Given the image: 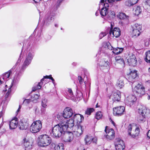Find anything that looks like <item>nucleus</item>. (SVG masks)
I'll return each mask as SVG.
<instances>
[{
    "instance_id": "obj_12",
    "label": "nucleus",
    "mask_w": 150,
    "mask_h": 150,
    "mask_svg": "<svg viewBox=\"0 0 150 150\" xmlns=\"http://www.w3.org/2000/svg\"><path fill=\"white\" fill-rule=\"evenodd\" d=\"M137 100V98L134 95H130L125 99V102L126 105L131 106Z\"/></svg>"
},
{
    "instance_id": "obj_32",
    "label": "nucleus",
    "mask_w": 150,
    "mask_h": 150,
    "mask_svg": "<svg viewBox=\"0 0 150 150\" xmlns=\"http://www.w3.org/2000/svg\"><path fill=\"white\" fill-rule=\"evenodd\" d=\"M23 141L24 145L26 148L29 149L32 148L31 144L25 138H24Z\"/></svg>"
},
{
    "instance_id": "obj_48",
    "label": "nucleus",
    "mask_w": 150,
    "mask_h": 150,
    "mask_svg": "<svg viewBox=\"0 0 150 150\" xmlns=\"http://www.w3.org/2000/svg\"><path fill=\"white\" fill-rule=\"evenodd\" d=\"M145 118V115L139 114L138 117V120L139 121H143Z\"/></svg>"
},
{
    "instance_id": "obj_57",
    "label": "nucleus",
    "mask_w": 150,
    "mask_h": 150,
    "mask_svg": "<svg viewBox=\"0 0 150 150\" xmlns=\"http://www.w3.org/2000/svg\"><path fill=\"white\" fill-rule=\"evenodd\" d=\"M122 58L120 56H117L115 57V60L116 62L119 60L120 59Z\"/></svg>"
},
{
    "instance_id": "obj_27",
    "label": "nucleus",
    "mask_w": 150,
    "mask_h": 150,
    "mask_svg": "<svg viewBox=\"0 0 150 150\" xmlns=\"http://www.w3.org/2000/svg\"><path fill=\"white\" fill-rule=\"evenodd\" d=\"M111 49H110L111 50H113L112 52H113V53L114 54L117 55L121 53L124 50V48H123L118 47H117V48H113L112 46H111Z\"/></svg>"
},
{
    "instance_id": "obj_5",
    "label": "nucleus",
    "mask_w": 150,
    "mask_h": 150,
    "mask_svg": "<svg viewBox=\"0 0 150 150\" xmlns=\"http://www.w3.org/2000/svg\"><path fill=\"white\" fill-rule=\"evenodd\" d=\"M128 134L133 138L137 139L140 133L139 128L129 124L127 129Z\"/></svg>"
},
{
    "instance_id": "obj_15",
    "label": "nucleus",
    "mask_w": 150,
    "mask_h": 150,
    "mask_svg": "<svg viewBox=\"0 0 150 150\" xmlns=\"http://www.w3.org/2000/svg\"><path fill=\"white\" fill-rule=\"evenodd\" d=\"M74 134L77 137L80 136L83 133L82 126L79 124L75 125L74 127Z\"/></svg>"
},
{
    "instance_id": "obj_8",
    "label": "nucleus",
    "mask_w": 150,
    "mask_h": 150,
    "mask_svg": "<svg viewBox=\"0 0 150 150\" xmlns=\"http://www.w3.org/2000/svg\"><path fill=\"white\" fill-rule=\"evenodd\" d=\"M73 111L72 109L70 108H66L64 110L62 116L58 115L57 118L59 120H61L62 118L63 117L65 118H68L71 117L73 115Z\"/></svg>"
},
{
    "instance_id": "obj_53",
    "label": "nucleus",
    "mask_w": 150,
    "mask_h": 150,
    "mask_svg": "<svg viewBox=\"0 0 150 150\" xmlns=\"http://www.w3.org/2000/svg\"><path fill=\"white\" fill-rule=\"evenodd\" d=\"M106 33L105 32L101 33L99 35V38L100 39H102L103 37L106 35Z\"/></svg>"
},
{
    "instance_id": "obj_63",
    "label": "nucleus",
    "mask_w": 150,
    "mask_h": 150,
    "mask_svg": "<svg viewBox=\"0 0 150 150\" xmlns=\"http://www.w3.org/2000/svg\"><path fill=\"white\" fill-rule=\"evenodd\" d=\"M100 11H98V10L95 13V15L96 16H98L99 14V13H100Z\"/></svg>"
},
{
    "instance_id": "obj_2",
    "label": "nucleus",
    "mask_w": 150,
    "mask_h": 150,
    "mask_svg": "<svg viewBox=\"0 0 150 150\" xmlns=\"http://www.w3.org/2000/svg\"><path fill=\"white\" fill-rule=\"evenodd\" d=\"M28 46L27 47L28 52L26 56L25 59L21 67L23 69H25L30 64L35 55L33 48L30 44H28Z\"/></svg>"
},
{
    "instance_id": "obj_52",
    "label": "nucleus",
    "mask_w": 150,
    "mask_h": 150,
    "mask_svg": "<svg viewBox=\"0 0 150 150\" xmlns=\"http://www.w3.org/2000/svg\"><path fill=\"white\" fill-rule=\"evenodd\" d=\"M41 108V114L42 115H46V109L45 108Z\"/></svg>"
},
{
    "instance_id": "obj_14",
    "label": "nucleus",
    "mask_w": 150,
    "mask_h": 150,
    "mask_svg": "<svg viewBox=\"0 0 150 150\" xmlns=\"http://www.w3.org/2000/svg\"><path fill=\"white\" fill-rule=\"evenodd\" d=\"M125 110L124 106L115 107L113 108V114L115 116H120L123 114Z\"/></svg>"
},
{
    "instance_id": "obj_7",
    "label": "nucleus",
    "mask_w": 150,
    "mask_h": 150,
    "mask_svg": "<svg viewBox=\"0 0 150 150\" xmlns=\"http://www.w3.org/2000/svg\"><path fill=\"white\" fill-rule=\"evenodd\" d=\"M42 128V124L40 120L34 121L30 126V131L33 133L39 132Z\"/></svg>"
},
{
    "instance_id": "obj_10",
    "label": "nucleus",
    "mask_w": 150,
    "mask_h": 150,
    "mask_svg": "<svg viewBox=\"0 0 150 150\" xmlns=\"http://www.w3.org/2000/svg\"><path fill=\"white\" fill-rule=\"evenodd\" d=\"M137 76L138 75L137 74V71L136 70H132L131 71L129 75L128 81L132 83V85L134 83H137V82H136V81L137 78ZM132 86L133 85H132Z\"/></svg>"
},
{
    "instance_id": "obj_21",
    "label": "nucleus",
    "mask_w": 150,
    "mask_h": 150,
    "mask_svg": "<svg viewBox=\"0 0 150 150\" xmlns=\"http://www.w3.org/2000/svg\"><path fill=\"white\" fill-rule=\"evenodd\" d=\"M99 62L98 64L101 67H107L110 66L111 63L105 59H99Z\"/></svg>"
},
{
    "instance_id": "obj_34",
    "label": "nucleus",
    "mask_w": 150,
    "mask_h": 150,
    "mask_svg": "<svg viewBox=\"0 0 150 150\" xmlns=\"http://www.w3.org/2000/svg\"><path fill=\"white\" fill-rule=\"evenodd\" d=\"M67 94L66 95V98L68 99H70L73 96V94L72 91L71 89L68 88L67 92H66Z\"/></svg>"
},
{
    "instance_id": "obj_20",
    "label": "nucleus",
    "mask_w": 150,
    "mask_h": 150,
    "mask_svg": "<svg viewBox=\"0 0 150 150\" xmlns=\"http://www.w3.org/2000/svg\"><path fill=\"white\" fill-rule=\"evenodd\" d=\"M85 141L86 144L89 145L91 142L96 143L97 141L96 138H94L90 135H87L85 139Z\"/></svg>"
},
{
    "instance_id": "obj_60",
    "label": "nucleus",
    "mask_w": 150,
    "mask_h": 150,
    "mask_svg": "<svg viewBox=\"0 0 150 150\" xmlns=\"http://www.w3.org/2000/svg\"><path fill=\"white\" fill-rule=\"evenodd\" d=\"M132 2L134 4H136L139 1V0H131Z\"/></svg>"
},
{
    "instance_id": "obj_16",
    "label": "nucleus",
    "mask_w": 150,
    "mask_h": 150,
    "mask_svg": "<svg viewBox=\"0 0 150 150\" xmlns=\"http://www.w3.org/2000/svg\"><path fill=\"white\" fill-rule=\"evenodd\" d=\"M54 18L51 15L49 14H46L44 19V25L46 26L49 25L54 21Z\"/></svg>"
},
{
    "instance_id": "obj_1",
    "label": "nucleus",
    "mask_w": 150,
    "mask_h": 150,
    "mask_svg": "<svg viewBox=\"0 0 150 150\" xmlns=\"http://www.w3.org/2000/svg\"><path fill=\"white\" fill-rule=\"evenodd\" d=\"M64 123H62L61 122L57 125H55L52 128V136L53 137L59 138L64 134L67 132V126L65 125Z\"/></svg>"
},
{
    "instance_id": "obj_45",
    "label": "nucleus",
    "mask_w": 150,
    "mask_h": 150,
    "mask_svg": "<svg viewBox=\"0 0 150 150\" xmlns=\"http://www.w3.org/2000/svg\"><path fill=\"white\" fill-rule=\"evenodd\" d=\"M102 115L101 112L100 111L97 112L96 113V118L97 119L99 120L102 117Z\"/></svg>"
},
{
    "instance_id": "obj_39",
    "label": "nucleus",
    "mask_w": 150,
    "mask_h": 150,
    "mask_svg": "<svg viewBox=\"0 0 150 150\" xmlns=\"http://www.w3.org/2000/svg\"><path fill=\"white\" fill-rule=\"evenodd\" d=\"M117 17L120 19H124L127 18V16L125 13L122 12L118 14Z\"/></svg>"
},
{
    "instance_id": "obj_35",
    "label": "nucleus",
    "mask_w": 150,
    "mask_h": 150,
    "mask_svg": "<svg viewBox=\"0 0 150 150\" xmlns=\"http://www.w3.org/2000/svg\"><path fill=\"white\" fill-rule=\"evenodd\" d=\"M122 144L120 145H117L115 146L116 150H124L125 146L124 142H122Z\"/></svg>"
},
{
    "instance_id": "obj_9",
    "label": "nucleus",
    "mask_w": 150,
    "mask_h": 150,
    "mask_svg": "<svg viewBox=\"0 0 150 150\" xmlns=\"http://www.w3.org/2000/svg\"><path fill=\"white\" fill-rule=\"evenodd\" d=\"M24 69L22 68V67H19V69H17L16 70V73L14 77L13 81L12 82L11 84L12 85H16L19 82L20 77L21 75V72Z\"/></svg>"
},
{
    "instance_id": "obj_44",
    "label": "nucleus",
    "mask_w": 150,
    "mask_h": 150,
    "mask_svg": "<svg viewBox=\"0 0 150 150\" xmlns=\"http://www.w3.org/2000/svg\"><path fill=\"white\" fill-rule=\"evenodd\" d=\"M94 111L93 108H88L85 111V114L88 115H90L91 113Z\"/></svg>"
},
{
    "instance_id": "obj_41",
    "label": "nucleus",
    "mask_w": 150,
    "mask_h": 150,
    "mask_svg": "<svg viewBox=\"0 0 150 150\" xmlns=\"http://www.w3.org/2000/svg\"><path fill=\"white\" fill-rule=\"evenodd\" d=\"M77 95L76 97L77 98H79V100L83 98V94L81 91L77 90L76 91Z\"/></svg>"
},
{
    "instance_id": "obj_43",
    "label": "nucleus",
    "mask_w": 150,
    "mask_h": 150,
    "mask_svg": "<svg viewBox=\"0 0 150 150\" xmlns=\"http://www.w3.org/2000/svg\"><path fill=\"white\" fill-rule=\"evenodd\" d=\"M125 4L126 6L130 7L134 5L132 2L131 0H127L125 2Z\"/></svg>"
},
{
    "instance_id": "obj_25",
    "label": "nucleus",
    "mask_w": 150,
    "mask_h": 150,
    "mask_svg": "<svg viewBox=\"0 0 150 150\" xmlns=\"http://www.w3.org/2000/svg\"><path fill=\"white\" fill-rule=\"evenodd\" d=\"M125 78L123 76L120 77L117 81L116 86L117 87L120 88H123L124 85V80Z\"/></svg>"
},
{
    "instance_id": "obj_33",
    "label": "nucleus",
    "mask_w": 150,
    "mask_h": 150,
    "mask_svg": "<svg viewBox=\"0 0 150 150\" xmlns=\"http://www.w3.org/2000/svg\"><path fill=\"white\" fill-rule=\"evenodd\" d=\"M142 30H137L136 29L132 28V34L133 37H137L139 36Z\"/></svg>"
},
{
    "instance_id": "obj_19",
    "label": "nucleus",
    "mask_w": 150,
    "mask_h": 150,
    "mask_svg": "<svg viewBox=\"0 0 150 150\" xmlns=\"http://www.w3.org/2000/svg\"><path fill=\"white\" fill-rule=\"evenodd\" d=\"M127 62L129 65L133 66H135L137 64L136 57L134 54H132L127 59Z\"/></svg>"
},
{
    "instance_id": "obj_62",
    "label": "nucleus",
    "mask_w": 150,
    "mask_h": 150,
    "mask_svg": "<svg viewBox=\"0 0 150 150\" xmlns=\"http://www.w3.org/2000/svg\"><path fill=\"white\" fill-rule=\"evenodd\" d=\"M1 131V133L2 134L4 133L6 131V129H1L0 130Z\"/></svg>"
},
{
    "instance_id": "obj_23",
    "label": "nucleus",
    "mask_w": 150,
    "mask_h": 150,
    "mask_svg": "<svg viewBox=\"0 0 150 150\" xmlns=\"http://www.w3.org/2000/svg\"><path fill=\"white\" fill-rule=\"evenodd\" d=\"M61 122L62 123H64L65 125H67V130L69 128H71L74 126V122H75L74 119H70L67 122H65L63 120Z\"/></svg>"
},
{
    "instance_id": "obj_46",
    "label": "nucleus",
    "mask_w": 150,
    "mask_h": 150,
    "mask_svg": "<svg viewBox=\"0 0 150 150\" xmlns=\"http://www.w3.org/2000/svg\"><path fill=\"white\" fill-rule=\"evenodd\" d=\"M47 100L44 99L42 100V105L43 108H46L47 105Z\"/></svg>"
},
{
    "instance_id": "obj_18",
    "label": "nucleus",
    "mask_w": 150,
    "mask_h": 150,
    "mask_svg": "<svg viewBox=\"0 0 150 150\" xmlns=\"http://www.w3.org/2000/svg\"><path fill=\"white\" fill-rule=\"evenodd\" d=\"M121 96L120 93L119 91H116L112 92L110 97L113 100L119 101L120 99Z\"/></svg>"
},
{
    "instance_id": "obj_59",
    "label": "nucleus",
    "mask_w": 150,
    "mask_h": 150,
    "mask_svg": "<svg viewBox=\"0 0 150 150\" xmlns=\"http://www.w3.org/2000/svg\"><path fill=\"white\" fill-rule=\"evenodd\" d=\"M49 76H50L49 78V79H50L52 80V83H54V79L52 78V75H50Z\"/></svg>"
},
{
    "instance_id": "obj_37",
    "label": "nucleus",
    "mask_w": 150,
    "mask_h": 150,
    "mask_svg": "<svg viewBox=\"0 0 150 150\" xmlns=\"http://www.w3.org/2000/svg\"><path fill=\"white\" fill-rule=\"evenodd\" d=\"M146 57L145 58V61L150 63V51L146 52L145 53Z\"/></svg>"
},
{
    "instance_id": "obj_36",
    "label": "nucleus",
    "mask_w": 150,
    "mask_h": 150,
    "mask_svg": "<svg viewBox=\"0 0 150 150\" xmlns=\"http://www.w3.org/2000/svg\"><path fill=\"white\" fill-rule=\"evenodd\" d=\"M39 96L40 95L38 94H34L31 97V100L33 103H36L38 101Z\"/></svg>"
},
{
    "instance_id": "obj_6",
    "label": "nucleus",
    "mask_w": 150,
    "mask_h": 150,
    "mask_svg": "<svg viewBox=\"0 0 150 150\" xmlns=\"http://www.w3.org/2000/svg\"><path fill=\"white\" fill-rule=\"evenodd\" d=\"M39 145L41 146H47L51 143V138L46 134L40 135L39 137Z\"/></svg>"
},
{
    "instance_id": "obj_3",
    "label": "nucleus",
    "mask_w": 150,
    "mask_h": 150,
    "mask_svg": "<svg viewBox=\"0 0 150 150\" xmlns=\"http://www.w3.org/2000/svg\"><path fill=\"white\" fill-rule=\"evenodd\" d=\"M136 85L132 91L135 97H141L145 94V89L144 86L139 83H136Z\"/></svg>"
},
{
    "instance_id": "obj_22",
    "label": "nucleus",
    "mask_w": 150,
    "mask_h": 150,
    "mask_svg": "<svg viewBox=\"0 0 150 150\" xmlns=\"http://www.w3.org/2000/svg\"><path fill=\"white\" fill-rule=\"evenodd\" d=\"M73 119L75 122H76L77 124H79L84 120V117L81 114H76L74 115Z\"/></svg>"
},
{
    "instance_id": "obj_47",
    "label": "nucleus",
    "mask_w": 150,
    "mask_h": 150,
    "mask_svg": "<svg viewBox=\"0 0 150 150\" xmlns=\"http://www.w3.org/2000/svg\"><path fill=\"white\" fill-rule=\"evenodd\" d=\"M117 63H119L120 64L122 67H124L125 66V64L124 59L123 58L120 59L119 60L116 62Z\"/></svg>"
},
{
    "instance_id": "obj_40",
    "label": "nucleus",
    "mask_w": 150,
    "mask_h": 150,
    "mask_svg": "<svg viewBox=\"0 0 150 150\" xmlns=\"http://www.w3.org/2000/svg\"><path fill=\"white\" fill-rule=\"evenodd\" d=\"M132 28L136 29L137 30H142V25L138 23H135L133 25Z\"/></svg>"
},
{
    "instance_id": "obj_38",
    "label": "nucleus",
    "mask_w": 150,
    "mask_h": 150,
    "mask_svg": "<svg viewBox=\"0 0 150 150\" xmlns=\"http://www.w3.org/2000/svg\"><path fill=\"white\" fill-rule=\"evenodd\" d=\"M54 150H64V147L62 144H59L55 145Z\"/></svg>"
},
{
    "instance_id": "obj_13",
    "label": "nucleus",
    "mask_w": 150,
    "mask_h": 150,
    "mask_svg": "<svg viewBox=\"0 0 150 150\" xmlns=\"http://www.w3.org/2000/svg\"><path fill=\"white\" fill-rule=\"evenodd\" d=\"M107 127H106L105 129V131L106 132V134L105 135V137L108 140H112L115 137V132L112 129H107Z\"/></svg>"
},
{
    "instance_id": "obj_58",
    "label": "nucleus",
    "mask_w": 150,
    "mask_h": 150,
    "mask_svg": "<svg viewBox=\"0 0 150 150\" xmlns=\"http://www.w3.org/2000/svg\"><path fill=\"white\" fill-rule=\"evenodd\" d=\"M145 4L150 6V0H146L145 2Z\"/></svg>"
},
{
    "instance_id": "obj_55",
    "label": "nucleus",
    "mask_w": 150,
    "mask_h": 150,
    "mask_svg": "<svg viewBox=\"0 0 150 150\" xmlns=\"http://www.w3.org/2000/svg\"><path fill=\"white\" fill-rule=\"evenodd\" d=\"M109 14L112 18L115 17V13L114 11H111L109 13Z\"/></svg>"
},
{
    "instance_id": "obj_11",
    "label": "nucleus",
    "mask_w": 150,
    "mask_h": 150,
    "mask_svg": "<svg viewBox=\"0 0 150 150\" xmlns=\"http://www.w3.org/2000/svg\"><path fill=\"white\" fill-rule=\"evenodd\" d=\"M111 28L109 31V34L112 37L116 38L119 37L121 35V31L119 28H115L113 29L112 26L111 25Z\"/></svg>"
},
{
    "instance_id": "obj_31",
    "label": "nucleus",
    "mask_w": 150,
    "mask_h": 150,
    "mask_svg": "<svg viewBox=\"0 0 150 150\" xmlns=\"http://www.w3.org/2000/svg\"><path fill=\"white\" fill-rule=\"evenodd\" d=\"M146 108L144 106L140 105L138 109V112L139 114L145 115L146 113Z\"/></svg>"
},
{
    "instance_id": "obj_51",
    "label": "nucleus",
    "mask_w": 150,
    "mask_h": 150,
    "mask_svg": "<svg viewBox=\"0 0 150 150\" xmlns=\"http://www.w3.org/2000/svg\"><path fill=\"white\" fill-rule=\"evenodd\" d=\"M78 80L79 81L80 84H82L83 82V79H82L81 76H79L78 77Z\"/></svg>"
},
{
    "instance_id": "obj_17",
    "label": "nucleus",
    "mask_w": 150,
    "mask_h": 150,
    "mask_svg": "<svg viewBox=\"0 0 150 150\" xmlns=\"http://www.w3.org/2000/svg\"><path fill=\"white\" fill-rule=\"evenodd\" d=\"M29 123L27 121H26L24 119L21 120L18 125L19 128L21 130L26 129L28 126Z\"/></svg>"
},
{
    "instance_id": "obj_26",
    "label": "nucleus",
    "mask_w": 150,
    "mask_h": 150,
    "mask_svg": "<svg viewBox=\"0 0 150 150\" xmlns=\"http://www.w3.org/2000/svg\"><path fill=\"white\" fill-rule=\"evenodd\" d=\"M50 77V76H44V78L41 80L40 82L36 86H35L33 88L32 91H34L37 89H40L41 87V85H42V82L44 80V78L49 79Z\"/></svg>"
},
{
    "instance_id": "obj_64",
    "label": "nucleus",
    "mask_w": 150,
    "mask_h": 150,
    "mask_svg": "<svg viewBox=\"0 0 150 150\" xmlns=\"http://www.w3.org/2000/svg\"><path fill=\"white\" fill-rule=\"evenodd\" d=\"M147 137L149 138H150V130L149 131L147 134Z\"/></svg>"
},
{
    "instance_id": "obj_28",
    "label": "nucleus",
    "mask_w": 150,
    "mask_h": 150,
    "mask_svg": "<svg viewBox=\"0 0 150 150\" xmlns=\"http://www.w3.org/2000/svg\"><path fill=\"white\" fill-rule=\"evenodd\" d=\"M73 134L71 132L67 133L65 135V141L67 142H70L74 138Z\"/></svg>"
},
{
    "instance_id": "obj_24",
    "label": "nucleus",
    "mask_w": 150,
    "mask_h": 150,
    "mask_svg": "<svg viewBox=\"0 0 150 150\" xmlns=\"http://www.w3.org/2000/svg\"><path fill=\"white\" fill-rule=\"evenodd\" d=\"M18 125V121L17 118L12 120L9 122L10 129H15L17 127Z\"/></svg>"
},
{
    "instance_id": "obj_30",
    "label": "nucleus",
    "mask_w": 150,
    "mask_h": 150,
    "mask_svg": "<svg viewBox=\"0 0 150 150\" xmlns=\"http://www.w3.org/2000/svg\"><path fill=\"white\" fill-rule=\"evenodd\" d=\"M142 12V9L140 7L137 6L134 7L133 9V13L136 15L138 16Z\"/></svg>"
},
{
    "instance_id": "obj_42",
    "label": "nucleus",
    "mask_w": 150,
    "mask_h": 150,
    "mask_svg": "<svg viewBox=\"0 0 150 150\" xmlns=\"http://www.w3.org/2000/svg\"><path fill=\"white\" fill-rule=\"evenodd\" d=\"M123 142L122 140L120 139V138L116 139L115 140L114 144L115 146L117 145H120L122 143H121V142Z\"/></svg>"
},
{
    "instance_id": "obj_50",
    "label": "nucleus",
    "mask_w": 150,
    "mask_h": 150,
    "mask_svg": "<svg viewBox=\"0 0 150 150\" xmlns=\"http://www.w3.org/2000/svg\"><path fill=\"white\" fill-rule=\"evenodd\" d=\"M21 54H20L19 57V58L18 59V60L16 63L15 65L13 67H15V68H16V67L21 62Z\"/></svg>"
},
{
    "instance_id": "obj_54",
    "label": "nucleus",
    "mask_w": 150,
    "mask_h": 150,
    "mask_svg": "<svg viewBox=\"0 0 150 150\" xmlns=\"http://www.w3.org/2000/svg\"><path fill=\"white\" fill-rule=\"evenodd\" d=\"M101 54H103L104 52L102 50V48H100L98 51V53L97 54L96 56H97Z\"/></svg>"
},
{
    "instance_id": "obj_29",
    "label": "nucleus",
    "mask_w": 150,
    "mask_h": 150,
    "mask_svg": "<svg viewBox=\"0 0 150 150\" xmlns=\"http://www.w3.org/2000/svg\"><path fill=\"white\" fill-rule=\"evenodd\" d=\"M15 69V67H13V68L8 72H6L2 76V77L4 81H6L7 79L9 77L10 74L12 73V72L13 71V69Z\"/></svg>"
},
{
    "instance_id": "obj_56",
    "label": "nucleus",
    "mask_w": 150,
    "mask_h": 150,
    "mask_svg": "<svg viewBox=\"0 0 150 150\" xmlns=\"http://www.w3.org/2000/svg\"><path fill=\"white\" fill-rule=\"evenodd\" d=\"M32 100H31V99L30 100V99H26L24 100L23 103L25 104H28Z\"/></svg>"
},
{
    "instance_id": "obj_4",
    "label": "nucleus",
    "mask_w": 150,
    "mask_h": 150,
    "mask_svg": "<svg viewBox=\"0 0 150 150\" xmlns=\"http://www.w3.org/2000/svg\"><path fill=\"white\" fill-rule=\"evenodd\" d=\"M114 2L115 1L114 0H100L99 5L100 6L101 5H103L104 6L100 11V13L102 16H104L108 13V11L109 7V4L108 3L111 4Z\"/></svg>"
},
{
    "instance_id": "obj_49",
    "label": "nucleus",
    "mask_w": 150,
    "mask_h": 150,
    "mask_svg": "<svg viewBox=\"0 0 150 150\" xmlns=\"http://www.w3.org/2000/svg\"><path fill=\"white\" fill-rule=\"evenodd\" d=\"M12 86H11V87L8 88L7 92L6 93L5 95V98H7L8 97L11 91V87Z\"/></svg>"
},
{
    "instance_id": "obj_61",
    "label": "nucleus",
    "mask_w": 150,
    "mask_h": 150,
    "mask_svg": "<svg viewBox=\"0 0 150 150\" xmlns=\"http://www.w3.org/2000/svg\"><path fill=\"white\" fill-rule=\"evenodd\" d=\"M64 0H58L57 1V3L58 5V6H59L60 4H61V2H62V1H63Z\"/></svg>"
}]
</instances>
